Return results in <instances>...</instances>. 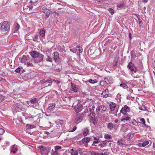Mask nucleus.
<instances>
[{
    "instance_id": "9",
    "label": "nucleus",
    "mask_w": 155,
    "mask_h": 155,
    "mask_svg": "<svg viewBox=\"0 0 155 155\" xmlns=\"http://www.w3.org/2000/svg\"><path fill=\"white\" fill-rule=\"evenodd\" d=\"M76 112L78 113L81 111L83 109V107L82 104L80 103H78L75 108Z\"/></svg>"
},
{
    "instance_id": "36",
    "label": "nucleus",
    "mask_w": 155,
    "mask_h": 155,
    "mask_svg": "<svg viewBox=\"0 0 155 155\" xmlns=\"http://www.w3.org/2000/svg\"><path fill=\"white\" fill-rule=\"evenodd\" d=\"M138 19L139 21V25L140 27L142 26L143 23L142 21L140 19L139 17L138 18Z\"/></svg>"
},
{
    "instance_id": "14",
    "label": "nucleus",
    "mask_w": 155,
    "mask_h": 155,
    "mask_svg": "<svg viewBox=\"0 0 155 155\" xmlns=\"http://www.w3.org/2000/svg\"><path fill=\"white\" fill-rule=\"evenodd\" d=\"M54 150L55 151H57L59 153H61L62 151H63V147L58 146H55Z\"/></svg>"
},
{
    "instance_id": "40",
    "label": "nucleus",
    "mask_w": 155,
    "mask_h": 155,
    "mask_svg": "<svg viewBox=\"0 0 155 155\" xmlns=\"http://www.w3.org/2000/svg\"><path fill=\"white\" fill-rule=\"evenodd\" d=\"M120 86L123 87L124 88H128V86L127 84L124 83L121 84Z\"/></svg>"
},
{
    "instance_id": "35",
    "label": "nucleus",
    "mask_w": 155,
    "mask_h": 155,
    "mask_svg": "<svg viewBox=\"0 0 155 155\" xmlns=\"http://www.w3.org/2000/svg\"><path fill=\"white\" fill-rule=\"evenodd\" d=\"M89 83L92 84H94L97 82V81L96 80H92V79H90L89 80Z\"/></svg>"
},
{
    "instance_id": "41",
    "label": "nucleus",
    "mask_w": 155,
    "mask_h": 155,
    "mask_svg": "<svg viewBox=\"0 0 155 155\" xmlns=\"http://www.w3.org/2000/svg\"><path fill=\"white\" fill-rule=\"evenodd\" d=\"M27 66L28 67H33L34 65L31 62H29L28 61L27 62Z\"/></svg>"
},
{
    "instance_id": "54",
    "label": "nucleus",
    "mask_w": 155,
    "mask_h": 155,
    "mask_svg": "<svg viewBox=\"0 0 155 155\" xmlns=\"http://www.w3.org/2000/svg\"><path fill=\"white\" fill-rule=\"evenodd\" d=\"M76 129H77V127L76 126H74L73 127V128L72 129V130L71 131H70L74 132L76 130Z\"/></svg>"
},
{
    "instance_id": "63",
    "label": "nucleus",
    "mask_w": 155,
    "mask_h": 155,
    "mask_svg": "<svg viewBox=\"0 0 155 155\" xmlns=\"http://www.w3.org/2000/svg\"><path fill=\"white\" fill-rule=\"evenodd\" d=\"M59 122L61 124H62L63 123L64 121L63 120H60Z\"/></svg>"
},
{
    "instance_id": "45",
    "label": "nucleus",
    "mask_w": 155,
    "mask_h": 155,
    "mask_svg": "<svg viewBox=\"0 0 155 155\" xmlns=\"http://www.w3.org/2000/svg\"><path fill=\"white\" fill-rule=\"evenodd\" d=\"M60 153H59V152L56 151L54 152L52 154V155H60Z\"/></svg>"
},
{
    "instance_id": "4",
    "label": "nucleus",
    "mask_w": 155,
    "mask_h": 155,
    "mask_svg": "<svg viewBox=\"0 0 155 155\" xmlns=\"http://www.w3.org/2000/svg\"><path fill=\"white\" fill-rule=\"evenodd\" d=\"M28 61H29V57L28 55H23L21 60V62L25 65Z\"/></svg>"
},
{
    "instance_id": "52",
    "label": "nucleus",
    "mask_w": 155,
    "mask_h": 155,
    "mask_svg": "<svg viewBox=\"0 0 155 155\" xmlns=\"http://www.w3.org/2000/svg\"><path fill=\"white\" fill-rule=\"evenodd\" d=\"M92 155H98L99 153H97L95 152H92Z\"/></svg>"
},
{
    "instance_id": "5",
    "label": "nucleus",
    "mask_w": 155,
    "mask_h": 155,
    "mask_svg": "<svg viewBox=\"0 0 155 155\" xmlns=\"http://www.w3.org/2000/svg\"><path fill=\"white\" fill-rule=\"evenodd\" d=\"M83 118L84 116L82 115H78L75 118V122L77 124H78L82 121Z\"/></svg>"
},
{
    "instance_id": "15",
    "label": "nucleus",
    "mask_w": 155,
    "mask_h": 155,
    "mask_svg": "<svg viewBox=\"0 0 155 155\" xmlns=\"http://www.w3.org/2000/svg\"><path fill=\"white\" fill-rule=\"evenodd\" d=\"M92 140V139L88 137H85L82 140V142L83 143H87L90 141Z\"/></svg>"
},
{
    "instance_id": "22",
    "label": "nucleus",
    "mask_w": 155,
    "mask_h": 155,
    "mask_svg": "<svg viewBox=\"0 0 155 155\" xmlns=\"http://www.w3.org/2000/svg\"><path fill=\"white\" fill-rule=\"evenodd\" d=\"M54 60L55 62H57L58 60L59 59V54L58 52H55L54 54Z\"/></svg>"
},
{
    "instance_id": "7",
    "label": "nucleus",
    "mask_w": 155,
    "mask_h": 155,
    "mask_svg": "<svg viewBox=\"0 0 155 155\" xmlns=\"http://www.w3.org/2000/svg\"><path fill=\"white\" fill-rule=\"evenodd\" d=\"M53 81L52 79H49L45 80V79L43 80V82L45 83V87L47 86H50L51 85V84Z\"/></svg>"
},
{
    "instance_id": "56",
    "label": "nucleus",
    "mask_w": 155,
    "mask_h": 155,
    "mask_svg": "<svg viewBox=\"0 0 155 155\" xmlns=\"http://www.w3.org/2000/svg\"><path fill=\"white\" fill-rule=\"evenodd\" d=\"M117 62L116 61H115L113 63V66L114 67L117 65Z\"/></svg>"
},
{
    "instance_id": "32",
    "label": "nucleus",
    "mask_w": 155,
    "mask_h": 155,
    "mask_svg": "<svg viewBox=\"0 0 155 155\" xmlns=\"http://www.w3.org/2000/svg\"><path fill=\"white\" fill-rule=\"evenodd\" d=\"M78 153V154H81L83 153L84 152L83 149L81 148H79L77 150Z\"/></svg>"
},
{
    "instance_id": "60",
    "label": "nucleus",
    "mask_w": 155,
    "mask_h": 155,
    "mask_svg": "<svg viewBox=\"0 0 155 155\" xmlns=\"http://www.w3.org/2000/svg\"><path fill=\"white\" fill-rule=\"evenodd\" d=\"M100 110H99V107H98V108H97L96 109V111L97 112H99V111Z\"/></svg>"
},
{
    "instance_id": "8",
    "label": "nucleus",
    "mask_w": 155,
    "mask_h": 155,
    "mask_svg": "<svg viewBox=\"0 0 155 155\" xmlns=\"http://www.w3.org/2000/svg\"><path fill=\"white\" fill-rule=\"evenodd\" d=\"M117 9L120 10L125 7V4L124 2L122 1L117 4Z\"/></svg>"
},
{
    "instance_id": "17",
    "label": "nucleus",
    "mask_w": 155,
    "mask_h": 155,
    "mask_svg": "<svg viewBox=\"0 0 155 155\" xmlns=\"http://www.w3.org/2000/svg\"><path fill=\"white\" fill-rule=\"evenodd\" d=\"M45 31L44 28H41L40 29L39 34L42 37L45 36Z\"/></svg>"
},
{
    "instance_id": "49",
    "label": "nucleus",
    "mask_w": 155,
    "mask_h": 155,
    "mask_svg": "<svg viewBox=\"0 0 155 155\" xmlns=\"http://www.w3.org/2000/svg\"><path fill=\"white\" fill-rule=\"evenodd\" d=\"M89 115L90 117H91L95 116V114L94 113H91Z\"/></svg>"
},
{
    "instance_id": "55",
    "label": "nucleus",
    "mask_w": 155,
    "mask_h": 155,
    "mask_svg": "<svg viewBox=\"0 0 155 155\" xmlns=\"http://www.w3.org/2000/svg\"><path fill=\"white\" fill-rule=\"evenodd\" d=\"M104 145V147L106 146V145H107V140H106L105 141H103V142L102 143Z\"/></svg>"
},
{
    "instance_id": "6",
    "label": "nucleus",
    "mask_w": 155,
    "mask_h": 155,
    "mask_svg": "<svg viewBox=\"0 0 155 155\" xmlns=\"http://www.w3.org/2000/svg\"><path fill=\"white\" fill-rule=\"evenodd\" d=\"M104 81L107 84H110L113 83L112 78L110 76L106 77L104 78Z\"/></svg>"
},
{
    "instance_id": "23",
    "label": "nucleus",
    "mask_w": 155,
    "mask_h": 155,
    "mask_svg": "<svg viewBox=\"0 0 155 155\" xmlns=\"http://www.w3.org/2000/svg\"><path fill=\"white\" fill-rule=\"evenodd\" d=\"M37 58H38L37 59L38 60V63L41 62L43 61V55L42 54H39V56H38V57Z\"/></svg>"
},
{
    "instance_id": "31",
    "label": "nucleus",
    "mask_w": 155,
    "mask_h": 155,
    "mask_svg": "<svg viewBox=\"0 0 155 155\" xmlns=\"http://www.w3.org/2000/svg\"><path fill=\"white\" fill-rule=\"evenodd\" d=\"M99 138L94 137V143H95L97 144L100 142V141H99Z\"/></svg>"
},
{
    "instance_id": "42",
    "label": "nucleus",
    "mask_w": 155,
    "mask_h": 155,
    "mask_svg": "<svg viewBox=\"0 0 155 155\" xmlns=\"http://www.w3.org/2000/svg\"><path fill=\"white\" fill-rule=\"evenodd\" d=\"M31 62L33 63H38V60L37 59H35L32 58L31 61Z\"/></svg>"
},
{
    "instance_id": "47",
    "label": "nucleus",
    "mask_w": 155,
    "mask_h": 155,
    "mask_svg": "<svg viewBox=\"0 0 155 155\" xmlns=\"http://www.w3.org/2000/svg\"><path fill=\"white\" fill-rule=\"evenodd\" d=\"M20 28L19 25L18 24H17L15 27V30L17 31Z\"/></svg>"
},
{
    "instance_id": "12",
    "label": "nucleus",
    "mask_w": 155,
    "mask_h": 155,
    "mask_svg": "<svg viewBox=\"0 0 155 155\" xmlns=\"http://www.w3.org/2000/svg\"><path fill=\"white\" fill-rule=\"evenodd\" d=\"M40 150L44 152H45L46 153H48L49 151L48 148H46L43 146H41L39 147Z\"/></svg>"
},
{
    "instance_id": "58",
    "label": "nucleus",
    "mask_w": 155,
    "mask_h": 155,
    "mask_svg": "<svg viewBox=\"0 0 155 155\" xmlns=\"http://www.w3.org/2000/svg\"><path fill=\"white\" fill-rule=\"evenodd\" d=\"M140 121H141L142 123H143L144 121H145L144 119L143 118L140 119Z\"/></svg>"
},
{
    "instance_id": "46",
    "label": "nucleus",
    "mask_w": 155,
    "mask_h": 155,
    "mask_svg": "<svg viewBox=\"0 0 155 155\" xmlns=\"http://www.w3.org/2000/svg\"><path fill=\"white\" fill-rule=\"evenodd\" d=\"M5 132L4 130L1 128H0V135H2Z\"/></svg>"
},
{
    "instance_id": "20",
    "label": "nucleus",
    "mask_w": 155,
    "mask_h": 155,
    "mask_svg": "<svg viewBox=\"0 0 155 155\" xmlns=\"http://www.w3.org/2000/svg\"><path fill=\"white\" fill-rule=\"evenodd\" d=\"M107 128L110 130H112L115 128V126L112 123H109L107 125Z\"/></svg>"
},
{
    "instance_id": "34",
    "label": "nucleus",
    "mask_w": 155,
    "mask_h": 155,
    "mask_svg": "<svg viewBox=\"0 0 155 155\" xmlns=\"http://www.w3.org/2000/svg\"><path fill=\"white\" fill-rule=\"evenodd\" d=\"M46 61H49L51 62H52V60L51 58V57L49 56H47V58H46Z\"/></svg>"
},
{
    "instance_id": "3",
    "label": "nucleus",
    "mask_w": 155,
    "mask_h": 155,
    "mask_svg": "<svg viewBox=\"0 0 155 155\" xmlns=\"http://www.w3.org/2000/svg\"><path fill=\"white\" fill-rule=\"evenodd\" d=\"M130 111V107L127 105H125L121 109L120 113H122L124 115H126L127 112H129Z\"/></svg>"
},
{
    "instance_id": "62",
    "label": "nucleus",
    "mask_w": 155,
    "mask_h": 155,
    "mask_svg": "<svg viewBox=\"0 0 155 155\" xmlns=\"http://www.w3.org/2000/svg\"><path fill=\"white\" fill-rule=\"evenodd\" d=\"M99 146H100L101 147H104V145L103 143L99 145Z\"/></svg>"
},
{
    "instance_id": "59",
    "label": "nucleus",
    "mask_w": 155,
    "mask_h": 155,
    "mask_svg": "<svg viewBox=\"0 0 155 155\" xmlns=\"http://www.w3.org/2000/svg\"><path fill=\"white\" fill-rule=\"evenodd\" d=\"M145 123H146V122H145V121H144L143 123H142V124H143L145 126H146V127H149V126H147V125H146V124Z\"/></svg>"
},
{
    "instance_id": "30",
    "label": "nucleus",
    "mask_w": 155,
    "mask_h": 155,
    "mask_svg": "<svg viewBox=\"0 0 155 155\" xmlns=\"http://www.w3.org/2000/svg\"><path fill=\"white\" fill-rule=\"evenodd\" d=\"M26 127L28 129H31L35 127V126L34 125H31L29 124H27L26 126Z\"/></svg>"
},
{
    "instance_id": "18",
    "label": "nucleus",
    "mask_w": 155,
    "mask_h": 155,
    "mask_svg": "<svg viewBox=\"0 0 155 155\" xmlns=\"http://www.w3.org/2000/svg\"><path fill=\"white\" fill-rule=\"evenodd\" d=\"M110 109L111 111H114L115 110L116 105L115 103H111L109 104Z\"/></svg>"
},
{
    "instance_id": "28",
    "label": "nucleus",
    "mask_w": 155,
    "mask_h": 155,
    "mask_svg": "<svg viewBox=\"0 0 155 155\" xmlns=\"http://www.w3.org/2000/svg\"><path fill=\"white\" fill-rule=\"evenodd\" d=\"M88 132L89 131L87 128H84L83 132L84 135L85 136H86L87 135V134H88Z\"/></svg>"
},
{
    "instance_id": "50",
    "label": "nucleus",
    "mask_w": 155,
    "mask_h": 155,
    "mask_svg": "<svg viewBox=\"0 0 155 155\" xmlns=\"http://www.w3.org/2000/svg\"><path fill=\"white\" fill-rule=\"evenodd\" d=\"M117 143L118 145H121L123 144V143H122V141L121 140H118L117 141Z\"/></svg>"
},
{
    "instance_id": "44",
    "label": "nucleus",
    "mask_w": 155,
    "mask_h": 155,
    "mask_svg": "<svg viewBox=\"0 0 155 155\" xmlns=\"http://www.w3.org/2000/svg\"><path fill=\"white\" fill-rule=\"evenodd\" d=\"M130 117H127L126 118H123L121 120V121H123L125 120H126L127 121L129 120L130 119Z\"/></svg>"
},
{
    "instance_id": "39",
    "label": "nucleus",
    "mask_w": 155,
    "mask_h": 155,
    "mask_svg": "<svg viewBox=\"0 0 155 155\" xmlns=\"http://www.w3.org/2000/svg\"><path fill=\"white\" fill-rule=\"evenodd\" d=\"M104 137L106 139H112V137L108 134H105L104 135Z\"/></svg>"
},
{
    "instance_id": "53",
    "label": "nucleus",
    "mask_w": 155,
    "mask_h": 155,
    "mask_svg": "<svg viewBox=\"0 0 155 155\" xmlns=\"http://www.w3.org/2000/svg\"><path fill=\"white\" fill-rule=\"evenodd\" d=\"M87 94L86 92H82L81 94L82 96L84 97Z\"/></svg>"
},
{
    "instance_id": "57",
    "label": "nucleus",
    "mask_w": 155,
    "mask_h": 155,
    "mask_svg": "<svg viewBox=\"0 0 155 155\" xmlns=\"http://www.w3.org/2000/svg\"><path fill=\"white\" fill-rule=\"evenodd\" d=\"M148 0H142V2L144 3H146L147 2Z\"/></svg>"
},
{
    "instance_id": "16",
    "label": "nucleus",
    "mask_w": 155,
    "mask_h": 155,
    "mask_svg": "<svg viewBox=\"0 0 155 155\" xmlns=\"http://www.w3.org/2000/svg\"><path fill=\"white\" fill-rule=\"evenodd\" d=\"M71 89L72 91H73L75 92L78 91V89L76 88V86L72 82L71 83Z\"/></svg>"
},
{
    "instance_id": "27",
    "label": "nucleus",
    "mask_w": 155,
    "mask_h": 155,
    "mask_svg": "<svg viewBox=\"0 0 155 155\" xmlns=\"http://www.w3.org/2000/svg\"><path fill=\"white\" fill-rule=\"evenodd\" d=\"M99 107V110H101L105 111L107 110V107L106 106L104 105H101Z\"/></svg>"
},
{
    "instance_id": "37",
    "label": "nucleus",
    "mask_w": 155,
    "mask_h": 155,
    "mask_svg": "<svg viewBox=\"0 0 155 155\" xmlns=\"http://www.w3.org/2000/svg\"><path fill=\"white\" fill-rule=\"evenodd\" d=\"M139 108L140 110H145L147 109V107H145V106H140L139 107Z\"/></svg>"
},
{
    "instance_id": "38",
    "label": "nucleus",
    "mask_w": 155,
    "mask_h": 155,
    "mask_svg": "<svg viewBox=\"0 0 155 155\" xmlns=\"http://www.w3.org/2000/svg\"><path fill=\"white\" fill-rule=\"evenodd\" d=\"M108 11L111 15H113L114 13V10L111 8H110L108 9Z\"/></svg>"
},
{
    "instance_id": "26",
    "label": "nucleus",
    "mask_w": 155,
    "mask_h": 155,
    "mask_svg": "<svg viewBox=\"0 0 155 155\" xmlns=\"http://www.w3.org/2000/svg\"><path fill=\"white\" fill-rule=\"evenodd\" d=\"M133 134L129 133L127 136V140H130L133 138Z\"/></svg>"
},
{
    "instance_id": "21",
    "label": "nucleus",
    "mask_w": 155,
    "mask_h": 155,
    "mask_svg": "<svg viewBox=\"0 0 155 155\" xmlns=\"http://www.w3.org/2000/svg\"><path fill=\"white\" fill-rule=\"evenodd\" d=\"M17 148L16 147L15 145H13L12 147L11 150V152L15 154L16 153V151H17Z\"/></svg>"
},
{
    "instance_id": "51",
    "label": "nucleus",
    "mask_w": 155,
    "mask_h": 155,
    "mask_svg": "<svg viewBox=\"0 0 155 155\" xmlns=\"http://www.w3.org/2000/svg\"><path fill=\"white\" fill-rule=\"evenodd\" d=\"M131 75L133 76L134 77V78H140V76L139 75H135L134 73H132V74H131Z\"/></svg>"
},
{
    "instance_id": "43",
    "label": "nucleus",
    "mask_w": 155,
    "mask_h": 155,
    "mask_svg": "<svg viewBox=\"0 0 155 155\" xmlns=\"http://www.w3.org/2000/svg\"><path fill=\"white\" fill-rule=\"evenodd\" d=\"M5 99V97L3 96L1 94H0V102H2L3 100H4Z\"/></svg>"
},
{
    "instance_id": "61",
    "label": "nucleus",
    "mask_w": 155,
    "mask_h": 155,
    "mask_svg": "<svg viewBox=\"0 0 155 155\" xmlns=\"http://www.w3.org/2000/svg\"><path fill=\"white\" fill-rule=\"evenodd\" d=\"M129 37L130 39H131L132 38V35L130 33L129 34Z\"/></svg>"
},
{
    "instance_id": "19",
    "label": "nucleus",
    "mask_w": 155,
    "mask_h": 155,
    "mask_svg": "<svg viewBox=\"0 0 155 155\" xmlns=\"http://www.w3.org/2000/svg\"><path fill=\"white\" fill-rule=\"evenodd\" d=\"M70 152L71 155H78L77 150L72 149L70 150Z\"/></svg>"
},
{
    "instance_id": "33",
    "label": "nucleus",
    "mask_w": 155,
    "mask_h": 155,
    "mask_svg": "<svg viewBox=\"0 0 155 155\" xmlns=\"http://www.w3.org/2000/svg\"><path fill=\"white\" fill-rule=\"evenodd\" d=\"M149 143V142L148 140H146L144 142L142 143V147H144L147 145Z\"/></svg>"
},
{
    "instance_id": "48",
    "label": "nucleus",
    "mask_w": 155,
    "mask_h": 155,
    "mask_svg": "<svg viewBox=\"0 0 155 155\" xmlns=\"http://www.w3.org/2000/svg\"><path fill=\"white\" fill-rule=\"evenodd\" d=\"M21 71V68L20 67H18L15 71L17 73H19Z\"/></svg>"
},
{
    "instance_id": "10",
    "label": "nucleus",
    "mask_w": 155,
    "mask_h": 155,
    "mask_svg": "<svg viewBox=\"0 0 155 155\" xmlns=\"http://www.w3.org/2000/svg\"><path fill=\"white\" fill-rule=\"evenodd\" d=\"M41 11L42 12L46 14H48V16H49L50 13L51 12V11H50L48 9H47V8L45 7H43L41 9Z\"/></svg>"
},
{
    "instance_id": "64",
    "label": "nucleus",
    "mask_w": 155,
    "mask_h": 155,
    "mask_svg": "<svg viewBox=\"0 0 155 155\" xmlns=\"http://www.w3.org/2000/svg\"><path fill=\"white\" fill-rule=\"evenodd\" d=\"M118 108L117 109L115 108V110H114V111H115V113H117L118 112Z\"/></svg>"
},
{
    "instance_id": "11",
    "label": "nucleus",
    "mask_w": 155,
    "mask_h": 155,
    "mask_svg": "<svg viewBox=\"0 0 155 155\" xmlns=\"http://www.w3.org/2000/svg\"><path fill=\"white\" fill-rule=\"evenodd\" d=\"M30 54L33 58H36L39 56V54L36 51H33L31 52Z\"/></svg>"
},
{
    "instance_id": "2",
    "label": "nucleus",
    "mask_w": 155,
    "mask_h": 155,
    "mask_svg": "<svg viewBox=\"0 0 155 155\" xmlns=\"http://www.w3.org/2000/svg\"><path fill=\"white\" fill-rule=\"evenodd\" d=\"M129 69L132 71H134L135 73L136 72L137 70V68L134 66V64L131 62H129L127 66Z\"/></svg>"
},
{
    "instance_id": "1",
    "label": "nucleus",
    "mask_w": 155,
    "mask_h": 155,
    "mask_svg": "<svg viewBox=\"0 0 155 155\" xmlns=\"http://www.w3.org/2000/svg\"><path fill=\"white\" fill-rule=\"evenodd\" d=\"M9 28V23L7 21H4L1 25L0 30L2 32H5L8 31Z\"/></svg>"
},
{
    "instance_id": "25",
    "label": "nucleus",
    "mask_w": 155,
    "mask_h": 155,
    "mask_svg": "<svg viewBox=\"0 0 155 155\" xmlns=\"http://www.w3.org/2000/svg\"><path fill=\"white\" fill-rule=\"evenodd\" d=\"M50 106L48 107V109L50 110H52L55 107V103H52L49 104Z\"/></svg>"
},
{
    "instance_id": "29",
    "label": "nucleus",
    "mask_w": 155,
    "mask_h": 155,
    "mask_svg": "<svg viewBox=\"0 0 155 155\" xmlns=\"http://www.w3.org/2000/svg\"><path fill=\"white\" fill-rule=\"evenodd\" d=\"M30 102L31 104L36 103H38L37 99L35 98L30 100Z\"/></svg>"
},
{
    "instance_id": "13",
    "label": "nucleus",
    "mask_w": 155,
    "mask_h": 155,
    "mask_svg": "<svg viewBox=\"0 0 155 155\" xmlns=\"http://www.w3.org/2000/svg\"><path fill=\"white\" fill-rule=\"evenodd\" d=\"M108 89L106 88L102 92L101 95L103 97L106 98L108 96Z\"/></svg>"
},
{
    "instance_id": "24",
    "label": "nucleus",
    "mask_w": 155,
    "mask_h": 155,
    "mask_svg": "<svg viewBox=\"0 0 155 155\" xmlns=\"http://www.w3.org/2000/svg\"><path fill=\"white\" fill-rule=\"evenodd\" d=\"M90 119L93 121V122L94 125L97 124V120L95 116L90 117Z\"/></svg>"
}]
</instances>
